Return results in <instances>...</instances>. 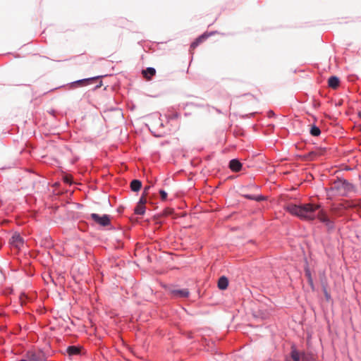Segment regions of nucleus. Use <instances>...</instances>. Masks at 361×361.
Returning a JSON list of instances; mask_svg holds the SVG:
<instances>
[{
    "instance_id": "1",
    "label": "nucleus",
    "mask_w": 361,
    "mask_h": 361,
    "mask_svg": "<svg viewBox=\"0 0 361 361\" xmlns=\"http://www.w3.org/2000/svg\"><path fill=\"white\" fill-rule=\"evenodd\" d=\"M284 209L292 215L296 216L300 219L313 221L318 218L320 221L326 224L329 229L334 228V223L328 218L326 214L321 209V205L319 204H295L289 203L284 206Z\"/></svg>"
},
{
    "instance_id": "2",
    "label": "nucleus",
    "mask_w": 361,
    "mask_h": 361,
    "mask_svg": "<svg viewBox=\"0 0 361 361\" xmlns=\"http://www.w3.org/2000/svg\"><path fill=\"white\" fill-rule=\"evenodd\" d=\"M26 361H47V357L44 352L39 351H28L25 354Z\"/></svg>"
},
{
    "instance_id": "3",
    "label": "nucleus",
    "mask_w": 361,
    "mask_h": 361,
    "mask_svg": "<svg viewBox=\"0 0 361 361\" xmlns=\"http://www.w3.org/2000/svg\"><path fill=\"white\" fill-rule=\"evenodd\" d=\"M91 219L99 226H107L111 224V217L109 215L104 214L102 216L93 213L90 215Z\"/></svg>"
},
{
    "instance_id": "4",
    "label": "nucleus",
    "mask_w": 361,
    "mask_h": 361,
    "mask_svg": "<svg viewBox=\"0 0 361 361\" xmlns=\"http://www.w3.org/2000/svg\"><path fill=\"white\" fill-rule=\"evenodd\" d=\"M11 244L16 247L17 249H20L23 245V238L18 233H15L10 240Z\"/></svg>"
},
{
    "instance_id": "5",
    "label": "nucleus",
    "mask_w": 361,
    "mask_h": 361,
    "mask_svg": "<svg viewBox=\"0 0 361 361\" xmlns=\"http://www.w3.org/2000/svg\"><path fill=\"white\" fill-rule=\"evenodd\" d=\"M292 361H307V356L302 353L298 352L296 350H293L291 352Z\"/></svg>"
},
{
    "instance_id": "6",
    "label": "nucleus",
    "mask_w": 361,
    "mask_h": 361,
    "mask_svg": "<svg viewBox=\"0 0 361 361\" xmlns=\"http://www.w3.org/2000/svg\"><path fill=\"white\" fill-rule=\"evenodd\" d=\"M210 35L204 33L203 35L198 37L190 45V49L194 50L199 44L204 42Z\"/></svg>"
},
{
    "instance_id": "7",
    "label": "nucleus",
    "mask_w": 361,
    "mask_h": 361,
    "mask_svg": "<svg viewBox=\"0 0 361 361\" xmlns=\"http://www.w3.org/2000/svg\"><path fill=\"white\" fill-rule=\"evenodd\" d=\"M229 168L234 172H238L241 170L242 164L238 159H232L229 162Z\"/></svg>"
},
{
    "instance_id": "8",
    "label": "nucleus",
    "mask_w": 361,
    "mask_h": 361,
    "mask_svg": "<svg viewBox=\"0 0 361 361\" xmlns=\"http://www.w3.org/2000/svg\"><path fill=\"white\" fill-rule=\"evenodd\" d=\"M171 294L177 298H187L189 295L188 289H174L171 290Z\"/></svg>"
},
{
    "instance_id": "9",
    "label": "nucleus",
    "mask_w": 361,
    "mask_h": 361,
    "mask_svg": "<svg viewBox=\"0 0 361 361\" xmlns=\"http://www.w3.org/2000/svg\"><path fill=\"white\" fill-rule=\"evenodd\" d=\"M328 85L332 89H337L340 85V80L336 76H331L328 80Z\"/></svg>"
},
{
    "instance_id": "10",
    "label": "nucleus",
    "mask_w": 361,
    "mask_h": 361,
    "mask_svg": "<svg viewBox=\"0 0 361 361\" xmlns=\"http://www.w3.org/2000/svg\"><path fill=\"white\" fill-rule=\"evenodd\" d=\"M228 285V279L226 276H221L219 278L218 281V287L221 290H225L227 288Z\"/></svg>"
},
{
    "instance_id": "11",
    "label": "nucleus",
    "mask_w": 361,
    "mask_h": 361,
    "mask_svg": "<svg viewBox=\"0 0 361 361\" xmlns=\"http://www.w3.org/2000/svg\"><path fill=\"white\" fill-rule=\"evenodd\" d=\"M155 73L156 70L154 68H147V69L142 71L144 77L148 80H150L151 77L154 75Z\"/></svg>"
},
{
    "instance_id": "12",
    "label": "nucleus",
    "mask_w": 361,
    "mask_h": 361,
    "mask_svg": "<svg viewBox=\"0 0 361 361\" xmlns=\"http://www.w3.org/2000/svg\"><path fill=\"white\" fill-rule=\"evenodd\" d=\"M66 352L71 356L79 355L80 353V348L78 346L71 345L68 347Z\"/></svg>"
},
{
    "instance_id": "13",
    "label": "nucleus",
    "mask_w": 361,
    "mask_h": 361,
    "mask_svg": "<svg viewBox=\"0 0 361 361\" xmlns=\"http://www.w3.org/2000/svg\"><path fill=\"white\" fill-rule=\"evenodd\" d=\"M142 183L139 180H133L130 183V188L134 192H137L141 189Z\"/></svg>"
},
{
    "instance_id": "14",
    "label": "nucleus",
    "mask_w": 361,
    "mask_h": 361,
    "mask_svg": "<svg viewBox=\"0 0 361 361\" xmlns=\"http://www.w3.org/2000/svg\"><path fill=\"white\" fill-rule=\"evenodd\" d=\"M145 212V206L137 204L135 208V213L136 214L142 215Z\"/></svg>"
},
{
    "instance_id": "15",
    "label": "nucleus",
    "mask_w": 361,
    "mask_h": 361,
    "mask_svg": "<svg viewBox=\"0 0 361 361\" xmlns=\"http://www.w3.org/2000/svg\"><path fill=\"white\" fill-rule=\"evenodd\" d=\"M321 133L320 129L316 126H312L310 129V134L313 136H319Z\"/></svg>"
},
{
    "instance_id": "16",
    "label": "nucleus",
    "mask_w": 361,
    "mask_h": 361,
    "mask_svg": "<svg viewBox=\"0 0 361 361\" xmlns=\"http://www.w3.org/2000/svg\"><path fill=\"white\" fill-rule=\"evenodd\" d=\"M305 276L307 278L308 283L310 285V286L313 288V280L312 278L311 273L308 269L305 270Z\"/></svg>"
},
{
    "instance_id": "17",
    "label": "nucleus",
    "mask_w": 361,
    "mask_h": 361,
    "mask_svg": "<svg viewBox=\"0 0 361 361\" xmlns=\"http://www.w3.org/2000/svg\"><path fill=\"white\" fill-rule=\"evenodd\" d=\"M146 196L147 195L142 194L137 204L145 206V204L147 203Z\"/></svg>"
},
{
    "instance_id": "18",
    "label": "nucleus",
    "mask_w": 361,
    "mask_h": 361,
    "mask_svg": "<svg viewBox=\"0 0 361 361\" xmlns=\"http://www.w3.org/2000/svg\"><path fill=\"white\" fill-rule=\"evenodd\" d=\"M99 78H100V76H97V77H94V78H87V79L79 80L78 82H79V83H87L90 80H97V79H98Z\"/></svg>"
},
{
    "instance_id": "19",
    "label": "nucleus",
    "mask_w": 361,
    "mask_h": 361,
    "mask_svg": "<svg viewBox=\"0 0 361 361\" xmlns=\"http://www.w3.org/2000/svg\"><path fill=\"white\" fill-rule=\"evenodd\" d=\"M245 197L246 198H247V199H250V200H257V201H261V200H262L264 199V198H263V197H262V196H258V197H253V196H251V195H245Z\"/></svg>"
},
{
    "instance_id": "20",
    "label": "nucleus",
    "mask_w": 361,
    "mask_h": 361,
    "mask_svg": "<svg viewBox=\"0 0 361 361\" xmlns=\"http://www.w3.org/2000/svg\"><path fill=\"white\" fill-rule=\"evenodd\" d=\"M159 193H160L161 200H166V198H167V193L164 190H161L159 191Z\"/></svg>"
},
{
    "instance_id": "21",
    "label": "nucleus",
    "mask_w": 361,
    "mask_h": 361,
    "mask_svg": "<svg viewBox=\"0 0 361 361\" xmlns=\"http://www.w3.org/2000/svg\"><path fill=\"white\" fill-rule=\"evenodd\" d=\"M149 188H150V186L145 187L143 194L147 195V191L149 190Z\"/></svg>"
},
{
    "instance_id": "22",
    "label": "nucleus",
    "mask_w": 361,
    "mask_h": 361,
    "mask_svg": "<svg viewBox=\"0 0 361 361\" xmlns=\"http://www.w3.org/2000/svg\"><path fill=\"white\" fill-rule=\"evenodd\" d=\"M268 114H269V116H274V113L272 111H269Z\"/></svg>"
},
{
    "instance_id": "23",
    "label": "nucleus",
    "mask_w": 361,
    "mask_h": 361,
    "mask_svg": "<svg viewBox=\"0 0 361 361\" xmlns=\"http://www.w3.org/2000/svg\"><path fill=\"white\" fill-rule=\"evenodd\" d=\"M23 298H26L25 295H21L20 298V300H21L22 302H23Z\"/></svg>"
},
{
    "instance_id": "24",
    "label": "nucleus",
    "mask_w": 361,
    "mask_h": 361,
    "mask_svg": "<svg viewBox=\"0 0 361 361\" xmlns=\"http://www.w3.org/2000/svg\"><path fill=\"white\" fill-rule=\"evenodd\" d=\"M178 114L177 113H176V114H174L173 115V118H178Z\"/></svg>"
},
{
    "instance_id": "25",
    "label": "nucleus",
    "mask_w": 361,
    "mask_h": 361,
    "mask_svg": "<svg viewBox=\"0 0 361 361\" xmlns=\"http://www.w3.org/2000/svg\"><path fill=\"white\" fill-rule=\"evenodd\" d=\"M314 154H315V152H310V153L309 154V156H310V157H312V156H313V155H314Z\"/></svg>"
},
{
    "instance_id": "26",
    "label": "nucleus",
    "mask_w": 361,
    "mask_h": 361,
    "mask_svg": "<svg viewBox=\"0 0 361 361\" xmlns=\"http://www.w3.org/2000/svg\"><path fill=\"white\" fill-rule=\"evenodd\" d=\"M357 115H358V117H359L360 118H361V111H359V112L357 113Z\"/></svg>"
},
{
    "instance_id": "27",
    "label": "nucleus",
    "mask_w": 361,
    "mask_h": 361,
    "mask_svg": "<svg viewBox=\"0 0 361 361\" xmlns=\"http://www.w3.org/2000/svg\"><path fill=\"white\" fill-rule=\"evenodd\" d=\"M102 86V82H100L99 85H97V87H99Z\"/></svg>"
}]
</instances>
